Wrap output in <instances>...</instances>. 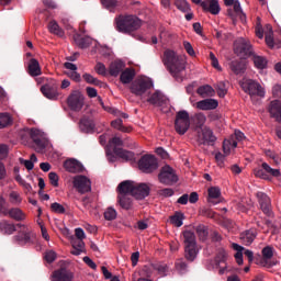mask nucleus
Here are the masks:
<instances>
[{"label":"nucleus","instance_id":"obj_1","mask_svg":"<svg viewBox=\"0 0 281 281\" xmlns=\"http://www.w3.org/2000/svg\"><path fill=\"white\" fill-rule=\"evenodd\" d=\"M162 63L177 82H183L186 80V58L172 49H166L164 52Z\"/></svg>","mask_w":281,"mask_h":281},{"label":"nucleus","instance_id":"obj_2","mask_svg":"<svg viewBox=\"0 0 281 281\" xmlns=\"http://www.w3.org/2000/svg\"><path fill=\"white\" fill-rule=\"evenodd\" d=\"M122 192H130L131 196H135L138 201L146 199L150 194V187L146 183H136L135 181L125 180L120 183Z\"/></svg>","mask_w":281,"mask_h":281},{"label":"nucleus","instance_id":"obj_3","mask_svg":"<svg viewBox=\"0 0 281 281\" xmlns=\"http://www.w3.org/2000/svg\"><path fill=\"white\" fill-rule=\"evenodd\" d=\"M142 27V21L136 15H120L116 18V30L122 34H132Z\"/></svg>","mask_w":281,"mask_h":281},{"label":"nucleus","instance_id":"obj_4","mask_svg":"<svg viewBox=\"0 0 281 281\" xmlns=\"http://www.w3.org/2000/svg\"><path fill=\"white\" fill-rule=\"evenodd\" d=\"M120 146H124V140L120 137H113L109 140L108 149L113 151L116 157L125 159V161H133L135 154L133 151L125 150Z\"/></svg>","mask_w":281,"mask_h":281},{"label":"nucleus","instance_id":"obj_5","mask_svg":"<svg viewBox=\"0 0 281 281\" xmlns=\"http://www.w3.org/2000/svg\"><path fill=\"white\" fill-rule=\"evenodd\" d=\"M16 227H19L20 231L15 236H13V240L15 243H19V245H30L36 240V233L32 232L27 226L16 224Z\"/></svg>","mask_w":281,"mask_h":281},{"label":"nucleus","instance_id":"obj_6","mask_svg":"<svg viewBox=\"0 0 281 281\" xmlns=\"http://www.w3.org/2000/svg\"><path fill=\"white\" fill-rule=\"evenodd\" d=\"M175 130L178 135H186L190 130V114L186 110L177 112L175 120Z\"/></svg>","mask_w":281,"mask_h":281},{"label":"nucleus","instance_id":"obj_7","mask_svg":"<svg viewBox=\"0 0 281 281\" xmlns=\"http://www.w3.org/2000/svg\"><path fill=\"white\" fill-rule=\"evenodd\" d=\"M158 181L162 183V186H175V183L179 181V176H177V171L172 167L166 165L161 167L158 173Z\"/></svg>","mask_w":281,"mask_h":281},{"label":"nucleus","instance_id":"obj_8","mask_svg":"<svg viewBox=\"0 0 281 281\" xmlns=\"http://www.w3.org/2000/svg\"><path fill=\"white\" fill-rule=\"evenodd\" d=\"M138 168L144 172L145 175H151V172H155L157 168H159V162L157 161V158L154 155H144L138 160Z\"/></svg>","mask_w":281,"mask_h":281},{"label":"nucleus","instance_id":"obj_9","mask_svg":"<svg viewBox=\"0 0 281 281\" xmlns=\"http://www.w3.org/2000/svg\"><path fill=\"white\" fill-rule=\"evenodd\" d=\"M149 89H153V81L144 78L134 80L130 86L131 93L137 97L144 95Z\"/></svg>","mask_w":281,"mask_h":281},{"label":"nucleus","instance_id":"obj_10","mask_svg":"<svg viewBox=\"0 0 281 281\" xmlns=\"http://www.w3.org/2000/svg\"><path fill=\"white\" fill-rule=\"evenodd\" d=\"M234 52L237 56H240L241 58H247V56H251V54H254L251 43L243 37L237 38L234 42Z\"/></svg>","mask_w":281,"mask_h":281},{"label":"nucleus","instance_id":"obj_11","mask_svg":"<svg viewBox=\"0 0 281 281\" xmlns=\"http://www.w3.org/2000/svg\"><path fill=\"white\" fill-rule=\"evenodd\" d=\"M241 89L245 93H249L250 98L258 95L259 98H265V89L260 83L255 80L248 79L241 83Z\"/></svg>","mask_w":281,"mask_h":281},{"label":"nucleus","instance_id":"obj_12","mask_svg":"<svg viewBox=\"0 0 281 281\" xmlns=\"http://www.w3.org/2000/svg\"><path fill=\"white\" fill-rule=\"evenodd\" d=\"M67 104L70 111H82V108L85 106V95H82L81 91L74 90L67 99Z\"/></svg>","mask_w":281,"mask_h":281},{"label":"nucleus","instance_id":"obj_13","mask_svg":"<svg viewBox=\"0 0 281 281\" xmlns=\"http://www.w3.org/2000/svg\"><path fill=\"white\" fill-rule=\"evenodd\" d=\"M72 186L75 190L79 192V194H87V192H91V180L87 178V176H75Z\"/></svg>","mask_w":281,"mask_h":281},{"label":"nucleus","instance_id":"obj_14","mask_svg":"<svg viewBox=\"0 0 281 281\" xmlns=\"http://www.w3.org/2000/svg\"><path fill=\"white\" fill-rule=\"evenodd\" d=\"M198 142L202 146H214L216 144V136L210 127H204L198 136Z\"/></svg>","mask_w":281,"mask_h":281},{"label":"nucleus","instance_id":"obj_15","mask_svg":"<svg viewBox=\"0 0 281 281\" xmlns=\"http://www.w3.org/2000/svg\"><path fill=\"white\" fill-rule=\"evenodd\" d=\"M256 196L263 214H266V216H273V212L271 211V198H269L267 193L260 191L257 192Z\"/></svg>","mask_w":281,"mask_h":281},{"label":"nucleus","instance_id":"obj_16","mask_svg":"<svg viewBox=\"0 0 281 281\" xmlns=\"http://www.w3.org/2000/svg\"><path fill=\"white\" fill-rule=\"evenodd\" d=\"M215 267L218 270L220 276H223L227 271V251L223 248L217 249L215 256Z\"/></svg>","mask_w":281,"mask_h":281},{"label":"nucleus","instance_id":"obj_17","mask_svg":"<svg viewBox=\"0 0 281 281\" xmlns=\"http://www.w3.org/2000/svg\"><path fill=\"white\" fill-rule=\"evenodd\" d=\"M50 278L52 281H74V273L71 270L61 267L55 270Z\"/></svg>","mask_w":281,"mask_h":281},{"label":"nucleus","instance_id":"obj_18","mask_svg":"<svg viewBox=\"0 0 281 281\" xmlns=\"http://www.w3.org/2000/svg\"><path fill=\"white\" fill-rule=\"evenodd\" d=\"M117 191H119L117 199L121 207L123 210H131V207H133V199L131 198V192L130 191L122 192L120 184L117 187Z\"/></svg>","mask_w":281,"mask_h":281},{"label":"nucleus","instance_id":"obj_19","mask_svg":"<svg viewBox=\"0 0 281 281\" xmlns=\"http://www.w3.org/2000/svg\"><path fill=\"white\" fill-rule=\"evenodd\" d=\"M41 92L48 100H56L58 98V86L56 83H45L41 87Z\"/></svg>","mask_w":281,"mask_h":281},{"label":"nucleus","instance_id":"obj_20","mask_svg":"<svg viewBox=\"0 0 281 281\" xmlns=\"http://www.w3.org/2000/svg\"><path fill=\"white\" fill-rule=\"evenodd\" d=\"M269 113L279 124H281V101L273 100L269 105Z\"/></svg>","mask_w":281,"mask_h":281},{"label":"nucleus","instance_id":"obj_21","mask_svg":"<svg viewBox=\"0 0 281 281\" xmlns=\"http://www.w3.org/2000/svg\"><path fill=\"white\" fill-rule=\"evenodd\" d=\"M201 8L204 10V12H210L211 14H218L221 12L218 0L202 1Z\"/></svg>","mask_w":281,"mask_h":281},{"label":"nucleus","instance_id":"obj_22","mask_svg":"<svg viewBox=\"0 0 281 281\" xmlns=\"http://www.w3.org/2000/svg\"><path fill=\"white\" fill-rule=\"evenodd\" d=\"M218 108V101L215 99H204L202 101L196 102V109L200 111H213Z\"/></svg>","mask_w":281,"mask_h":281},{"label":"nucleus","instance_id":"obj_23","mask_svg":"<svg viewBox=\"0 0 281 281\" xmlns=\"http://www.w3.org/2000/svg\"><path fill=\"white\" fill-rule=\"evenodd\" d=\"M64 168L65 170H67V172H82V170H85V167L80 164V161L76 160V159H67L64 162Z\"/></svg>","mask_w":281,"mask_h":281},{"label":"nucleus","instance_id":"obj_24","mask_svg":"<svg viewBox=\"0 0 281 281\" xmlns=\"http://www.w3.org/2000/svg\"><path fill=\"white\" fill-rule=\"evenodd\" d=\"M207 202L212 205L221 203V189L218 187H211L207 189Z\"/></svg>","mask_w":281,"mask_h":281},{"label":"nucleus","instance_id":"obj_25","mask_svg":"<svg viewBox=\"0 0 281 281\" xmlns=\"http://www.w3.org/2000/svg\"><path fill=\"white\" fill-rule=\"evenodd\" d=\"M16 227L18 226L14 223H10V221H0V234L3 236H12V234L16 232Z\"/></svg>","mask_w":281,"mask_h":281},{"label":"nucleus","instance_id":"obj_26","mask_svg":"<svg viewBox=\"0 0 281 281\" xmlns=\"http://www.w3.org/2000/svg\"><path fill=\"white\" fill-rule=\"evenodd\" d=\"M229 69L235 74L236 76L243 74L247 69V64L244 59H235L229 63Z\"/></svg>","mask_w":281,"mask_h":281},{"label":"nucleus","instance_id":"obj_27","mask_svg":"<svg viewBox=\"0 0 281 281\" xmlns=\"http://www.w3.org/2000/svg\"><path fill=\"white\" fill-rule=\"evenodd\" d=\"M31 139H33L35 146H36V151L37 153H43L45 150V140L41 138L38 135H41V132L38 130H31Z\"/></svg>","mask_w":281,"mask_h":281},{"label":"nucleus","instance_id":"obj_28","mask_svg":"<svg viewBox=\"0 0 281 281\" xmlns=\"http://www.w3.org/2000/svg\"><path fill=\"white\" fill-rule=\"evenodd\" d=\"M124 63L122 60H114L109 66V74L110 76H113L114 78H117L122 71H124Z\"/></svg>","mask_w":281,"mask_h":281},{"label":"nucleus","instance_id":"obj_29","mask_svg":"<svg viewBox=\"0 0 281 281\" xmlns=\"http://www.w3.org/2000/svg\"><path fill=\"white\" fill-rule=\"evenodd\" d=\"M27 71L32 76V78H36V76H41L43 71L41 70V64L36 58H31L27 66Z\"/></svg>","mask_w":281,"mask_h":281},{"label":"nucleus","instance_id":"obj_30","mask_svg":"<svg viewBox=\"0 0 281 281\" xmlns=\"http://www.w3.org/2000/svg\"><path fill=\"white\" fill-rule=\"evenodd\" d=\"M71 247L72 249L70 250V254H72V256H80V254H85L87 251L82 239H74L71 241Z\"/></svg>","mask_w":281,"mask_h":281},{"label":"nucleus","instance_id":"obj_31","mask_svg":"<svg viewBox=\"0 0 281 281\" xmlns=\"http://www.w3.org/2000/svg\"><path fill=\"white\" fill-rule=\"evenodd\" d=\"M196 256H199V248L196 245L184 246V258L189 260V262H194V260H196Z\"/></svg>","mask_w":281,"mask_h":281},{"label":"nucleus","instance_id":"obj_32","mask_svg":"<svg viewBox=\"0 0 281 281\" xmlns=\"http://www.w3.org/2000/svg\"><path fill=\"white\" fill-rule=\"evenodd\" d=\"M151 269L154 271H157L160 278H166V276L170 273V267H168V265L164 262L151 263Z\"/></svg>","mask_w":281,"mask_h":281},{"label":"nucleus","instance_id":"obj_33","mask_svg":"<svg viewBox=\"0 0 281 281\" xmlns=\"http://www.w3.org/2000/svg\"><path fill=\"white\" fill-rule=\"evenodd\" d=\"M133 78H135V70L133 68L122 70L120 80L123 85H131V82H133Z\"/></svg>","mask_w":281,"mask_h":281},{"label":"nucleus","instance_id":"obj_34","mask_svg":"<svg viewBox=\"0 0 281 281\" xmlns=\"http://www.w3.org/2000/svg\"><path fill=\"white\" fill-rule=\"evenodd\" d=\"M7 216H9L10 218H13V221H18V222L25 221V218H26L25 213L19 207L10 209L7 213Z\"/></svg>","mask_w":281,"mask_h":281},{"label":"nucleus","instance_id":"obj_35","mask_svg":"<svg viewBox=\"0 0 281 281\" xmlns=\"http://www.w3.org/2000/svg\"><path fill=\"white\" fill-rule=\"evenodd\" d=\"M74 41L80 49H87L91 45V37H82L80 34L74 35Z\"/></svg>","mask_w":281,"mask_h":281},{"label":"nucleus","instance_id":"obj_36","mask_svg":"<svg viewBox=\"0 0 281 281\" xmlns=\"http://www.w3.org/2000/svg\"><path fill=\"white\" fill-rule=\"evenodd\" d=\"M184 247L196 245V235L192 231H184L182 233Z\"/></svg>","mask_w":281,"mask_h":281},{"label":"nucleus","instance_id":"obj_37","mask_svg":"<svg viewBox=\"0 0 281 281\" xmlns=\"http://www.w3.org/2000/svg\"><path fill=\"white\" fill-rule=\"evenodd\" d=\"M79 128L82 133H91L93 132L94 125L93 121L89 119H81L79 122Z\"/></svg>","mask_w":281,"mask_h":281},{"label":"nucleus","instance_id":"obj_38","mask_svg":"<svg viewBox=\"0 0 281 281\" xmlns=\"http://www.w3.org/2000/svg\"><path fill=\"white\" fill-rule=\"evenodd\" d=\"M48 30L50 34H56V36H60V37L65 36V31L61 30L57 21H50L48 23Z\"/></svg>","mask_w":281,"mask_h":281},{"label":"nucleus","instance_id":"obj_39","mask_svg":"<svg viewBox=\"0 0 281 281\" xmlns=\"http://www.w3.org/2000/svg\"><path fill=\"white\" fill-rule=\"evenodd\" d=\"M196 93L202 98L214 95V88L210 85L201 86L198 88Z\"/></svg>","mask_w":281,"mask_h":281},{"label":"nucleus","instance_id":"obj_40","mask_svg":"<svg viewBox=\"0 0 281 281\" xmlns=\"http://www.w3.org/2000/svg\"><path fill=\"white\" fill-rule=\"evenodd\" d=\"M164 101H165V97L159 91L154 92L150 95V98L147 99V102H149V104H164Z\"/></svg>","mask_w":281,"mask_h":281},{"label":"nucleus","instance_id":"obj_41","mask_svg":"<svg viewBox=\"0 0 281 281\" xmlns=\"http://www.w3.org/2000/svg\"><path fill=\"white\" fill-rule=\"evenodd\" d=\"M194 229H195V233L198 234L200 240H202V241L207 240L209 233H207V227L205 225L200 224V225L195 226Z\"/></svg>","mask_w":281,"mask_h":281},{"label":"nucleus","instance_id":"obj_42","mask_svg":"<svg viewBox=\"0 0 281 281\" xmlns=\"http://www.w3.org/2000/svg\"><path fill=\"white\" fill-rule=\"evenodd\" d=\"M12 124V116L8 112L0 113V128H7Z\"/></svg>","mask_w":281,"mask_h":281},{"label":"nucleus","instance_id":"obj_43","mask_svg":"<svg viewBox=\"0 0 281 281\" xmlns=\"http://www.w3.org/2000/svg\"><path fill=\"white\" fill-rule=\"evenodd\" d=\"M183 218L186 216L181 212H176L171 217H170V223L175 225L176 227H181L183 225Z\"/></svg>","mask_w":281,"mask_h":281},{"label":"nucleus","instance_id":"obj_44","mask_svg":"<svg viewBox=\"0 0 281 281\" xmlns=\"http://www.w3.org/2000/svg\"><path fill=\"white\" fill-rule=\"evenodd\" d=\"M261 168H263V170H265L266 175H268V177H280L281 176L280 169H273L267 162L261 164Z\"/></svg>","mask_w":281,"mask_h":281},{"label":"nucleus","instance_id":"obj_45","mask_svg":"<svg viewBox=\"0 0 281 281\" xmlns=\"http://www.w3.org/2000/svg\"><path fill=\"white\" fill-rule=\"evenodd\" d=\"M252 60H254V64H255V67H257V69H266L267 68V58L262 57V56H258V55H255L252 57Z\"/></svg>","mask_w":281,"mask_h":281},{"label":"nucleus","instance_id":"obj_46","mask_svg":"<svg viewBox=\"0 0 281 281\" xmlns=\"http://www.w3.org/2000/svg\"><path fill=\"white\" fill-rule=\"evenodd\" d=\"M175 5L180 10V12H183V13H188L192 10L190 8V3H188V1L186 0H176Z\"/></svg>","mask_w":281,"mask_h":281},{"label":"nucleus","instance_id":"obj_47","mask_svg":"<svg viewBox=\"0 0 281 281\" xmlns=\"http://www.w3.org/2000/svg\"><path fill=\"white\" fill-rule=\"evenodd\" d=\"M82 78L88 82V85H94V87H102V85H104L102 83V81L93 77L91 74H83Z\"/></svg>","mask_w":281,"mask_h":281},{"label":"nucleus","instance_id":"obj_48","mask_svg":"<svg viewBox=\"0 0 281 281\" xmlns=\"http://www.w3.org/2000/svg\"><path fill=\"white\" fill-rule=\"evenodd\" d=\"M111 126L116 128V131H121L122 133H128V128L124 126L122 119H116L111 122Z\"/></svg>","mask_w":281,"mask_h":281},{"label":"nucleus","instance_id":"obj_49","mask_svg":"<svg viewBox=\"0 0 281 281\" xmlns=\"http://www.w3.org/2000/svg\"><path fill=\"white\" fill-rule=\"evenodd\" d=\"M273 247L272 246H266L262 248L261 250V256L263 258V260H271V258H273Z\"/></svg>","mask_w":281,"mask_h":281},{"label":"nucleus","instance_id":"obj_50","mask_svg":"<svg viewBox=\"0 0 281 281\" xmlns=\"http://www.w3.org/2000/svg\"><path fill=\"white\" fill-rule=\"evenodd\" d=\"M254 175L258 179H265L266 181H269L271 179V177L267 175V172L265 171V168L262 167L254 169Z\"/></svg>","mask_w":281,"mask_h":281},{"label":"nucleus","instance_id":"obj_51","mask_svg":"<svg viewBox=\"0 0 281 281\" xmlns=\"http://www.w3.org/2000/svg\"><path fill=\"white\" fill-rule=\"evenodd\" d=\"M215 89L220 98H225V95H227V87L224 81L217 82Z\"/></svg>","mask_w":281,"mask_h":281},{"label":"nucleus","instance_id":"obj_52","mask_svg":"<svg viewBox=\"0 0 281 281\" xmlns=\"http://www.w3.org/2000/svg\"><path fill=\"white\" fill-rule=\"evenodd\" d=\"M244 240L247 243V245H251L254 240H256V231L250 229L246 231L243 236Z\"/></svg>","mask_w":281,"mask_h":281},{"label":"nucleus","instance_id":"obj_53","mask_svg":"<svg viewBox=\"0 0 281 281\" xmlns=\"http://www.w3.org/2000/svg\"><path fill=\"white\" fill-rule=\"evenodd\" d=\"M104 218L105 221H115L117 218V211L113 207H108L104 212Z\"/></svg>","mask_w":281,"mask_h":281},{"label":"nucleus","instance_id":"obj_54","mask_svg":"<svg viewBox=\"0 0 281 281\" xmlns=\"http://www.w3.org/2000/svg\"><path fill=\"white\" fill-rule=\"evenodd\" d=\"M50 210H52V212H55V214H65V212H66L65 206H63L58 202L52 203Z\"/></svg>","mask_w":281,"mask_h":281},{"label":"nucleus","instance_id":"obj_55","mask_svg":"<svg viewBox=\"0 0 281 281\" xmlns=\"http://www.w3.org/2000/svg\"><path fill=\"white\" fill-rule=\"evenodd\" d=\"M56 251L54 250H47L45 254H44V259L46 260V262H48L49 265H52V262H54L56 260Z\"/></svg>","mask_w":281,"mask_h":281},{"label":"nucleus","instance_id":"obj_56","mask_svg":"<svg viewBox=\"0 0 281 281\" xmlns=\"http://www.w3.org/2000/svg\"><path fill=\"white\" fill-rule=\"evenodd\" d=\"M158 195L165 196L166 199H168V196L175 195V190H172L171 188L160 189V190H158Z\"/></svg>","mask_w":281,"mask_h":281},{"label":"nucleus","instance_id":"obj_57","mask_svg":"<svg viewBox=\"0 0 281 281\" xmlns=\"http://www.w3.org/2000/svg\"><path fill=\"white\" fill-rule=\"evenodd\" d=\"M101 3L106 10H113L117 5V0H101Z\"/></svg>","mask_w":281,"mask_h":281},{"label":"nucleus","instance_id":"obj_58","mask_svg":"<svg viewBox=\"0 0 281 281\" xmlns=\"http://www.w3.org/2000/svg\"><path fill=\"white\" fill-rule=\"evenodd\" d=\"M97 74H99V76H106V66H104V64L102 63H97L95 67H94Z\"/></svg>","mask_w":281,"mask_h":281},{"label":"nucleus","instance_id":"obj_59","mask_svg":"<svg viewBox=\"0 0 281 281\" xmlns=\"http://www.w3.org/2000/svg\"><path fill=\"white\" fill-rule=\"evenodd\" d=\"M66 75L68 76V78H70V80H74V82H80L82 80V78L80 77V74L78 71H68L66 72Z\"/></svg>","mask_w":281,"mask_h":281},{"label":"nucleus","instance_id":"obj_60","mask_svg":"<svg viewBox=\"0 0 281 281\" xmlns=\"http://www.w3.org/2000/svg\"><path fill=\"white\" fill-rule=\"evenodd\" d=\"M176 269L180 273H187L188 272V263H186L184 261H178V262H176Z\"/></svg>","mask_w":281,"mask_h":281},{"label":"nucleus","instance_id":"obj_61","mask_svg":"<svg viewBox=\"0 0 281 281\" xmlns=\"http://www.w3.org/2000/svg\"><path fill=\"white\" fill-rule=\"evenodd\" d=\"M206 117L203 115V113L195 114V124L199 128L205 124Z\"/></svg>","mask_w":281,"mask_h":281},{"label":"nucleus","instance_id":"obj_62","mask_svg":"<svg viewBox=\"0 0 281 281\" xmlns=\"http://www.w3.org/2000/svg\"><path fill=\"white\" fill-rule=\"evenodd\" d=\"M48 179L50 181V186L58 188V175L56 172H49Z\"/></svg>","mask_w":281,"mask_h":281},{"label":"nucleus","instance_id":"obj_63","mask_svg":"<svg viewBox=\"0 0 281 281\" xmlns=\"http://www.w3.org/2000/svg\"><path fill=\"white\" fill-rule=\"evenodd\" d=\"M266 44L270 48L274 47L276 43L273 42V32L266 34Z\"/></svg>","mask_w":281,"mask_h":281},{"label":"nucleus","instance_id":"obj_64","mask_svg":"<svg viewBox=\"0 0 281 281\" xmlns=\"http://www.w3.org/2000/svg\"><path fill=\"white\" fill-rule=\"evenodd\" d=\"M183 47L187 52V54H189V56H194V48L192 47V44H190V42H184L183 43Z\"/></svg>","mask_w":281,"mask_h":281}]
</instances>
